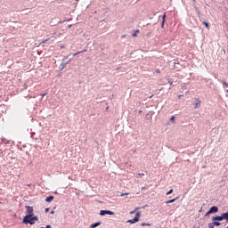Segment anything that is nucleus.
Masks as SVG:
<instances>
[{
    "label": "nucleus",
    "instance_id": "nucleus-23",
    "mask_svg": "<svg viewBox=\"0 0 228 228\" xmlns=\"http://www.w3.org/2000/svg\"><path fill=\"white\" fill-rule=\"evenodd\" d=\"M136 33H139V30H136V32L134 33V34L132 35V37H136Z\"/></svg>",
    "mask_w": 228,
    "mask_h": 228
},
{
    "label": "nucleus",
    "instance_id": "nucleus-18",
    "mask_svg": "<svg viewBox=\"0 0 228 228\" xmlns=\"http://www.w3.org/2000/svg\"><path fill=\"white\" fill-rule=\"evenodd\" d=\"M166 16H167L166 14L163 15L162 28H163V26H165V17H166Z\"/></svg>",
    "mask_w": 228,
    "mask_h": 228
},
{
    "label": "nucleus",
    "instance_id": "nucleus-26",
    "mask_svg": "<svg viewBox=\"0 0 228 228\" xmlns=\"http://www.w3.org/2000/svg\"><path fill=\"white\" fill-rule=\"evenodd\" d=\"M155 72H157V74H159V72H161L159 69H156Z\"/></svg>",
    "mask_w": 228,
    "mask_h": 228
},
{
    "label": "nucleus",
    "instance_id": "nucleus-22",
    "mask_svg": "<svg viewBox=\"0 0 228 228\" xmlns=\"http://www.w3.org/2000/svg\"><path fill=\"white\" fill-rule=\"evenodd\" d=\"M224 86H228V84L225 81H223Z\"/></svg>",
    "mask_w": 228,
    "mask_h": 228
},
{
    "label": "nucleus",
    "instance_id": "nucleus-12",
    "mask_svg": "<svg viewBox=\"0 0 228 228\" xmlns=\"http://www.w3.org/2000/svg\"><path fill=\"white\" fill-rule=\"evenodd\" d=\"M214 222V225H216V227H220L221 224L218 221H213Z\"/></svg>",
    "mask_w": 228,
    "mask_h": 228
},
{
    "label": "nucleus",
    "instance_id": "nucleus-11",
    "mask_svg": "<svg viewBox=\"0 0 228 228\" xmlns=\"http://www.w3.org/2000/svg\"><path fill=\"white\" fill-rule=\"evenodd\" d=\"M224 220H226L228 222V212L223 213Z\"/></svg>",
    "mask_w": 228,
    "mask_h": 228
},
{
    "label": "nucleus",
    "instance_id": "nucleus-14",
    "mask_svg": "<svg viewBox=\"0 0 228 228\" xmlns=\"http://www.w3.org/2000/svg\"><path fill=\"white\" fill-rule=\"evenodd\" d=\"M208 228H215V223L214 221L212 223L208 224Z\"/></svg>",
    "mask_w": 228,
    "mask_h": 228
},
{
    "label": "nucleus",
    "instance_id": "nucleus-3",
    "mask_svg": "<svg viewBox=\"0 0 228 228\" xmlns=\"http://www.w3.org/2000/svg\"><path fill=\"white\" fill-rule=\"evenodd\" d=\"M222 220H224V213H222L221 216L212 217L213 222H222Z\"/></svg>",
    "mask_w": 228,
    "mask_h": 228
},
{
    "label": "nucleus",
    "instance_id": "nucleus-30",
    "mask_svg": "<svg viewBox=\"0 0 228 228\" xmlns=\"http://www.w3.org/2000/svg\"><path fill=\"white\" fill-rule=\"evenodd\" d=\"M122 38H126V35L122 36Z\"/></svg>",
    "mask_w": 228,
    "mask_h": 228
},
{
    "label": "nucleus",
    "instance_id": "nucleus-10",
    "mask_svg": "<svg viewBox=\"0 0 228 228\" xmlns=\"http://www.w3.org/2000/svg\"><path fill=\"white\" fill-rule=\"evenodd\" d=\"M177 199H179V197H176L173 200H169L166 201V204H172V203H174L175 200H177Z\"/></svg>",
    "mask_w": 228,
    "mask_h": 228
},
{
    "label": "nucleus",
    "instance_id": "nucleus-4",
    "mask_svg": "<svg viewBox=\"0 0 228 228\" xmlns=\"http://www.w3.org/2000/svg\"><path fill=\"white\" fill-rule=\"evenodd\" d=\"M27 216H33V207L27 206Z\"/></svg>",
    "mask_w": 228,
    "mask_h": 228
},
{
    "label": "nucleus",
    "instance_id": "nucleus-21",
    "mask_svg": "<svg viewBox=\"0 0 228 228\" xmlns=\"http://www.w3.org/2000/svg\"><path fill=\"white\" fill-rule=\"evenodd\" d=\"M126 195H129V193H121V194H120V197H124V196H126Z\"/></svg>",
    "mask_w": 228,
    "mask_h": 228
},
{
    "label": "nucleus",
    "instance_id": "nucleus-34",
    "mask_svg": "<svg viewBox=\"0 0 228 228\" xmlns=\"http://www.w3.org/2000/svg\"><path fill=\"white\" fill-rule=\"evenodd\" d=\"M54 212L53 211H52V214H53Z\"/></svg>",
    "mask_w": 228,
    "mask_h": 228
},
{
    "label": "nucleus",
    "instance_id": "nucleus-20",
    "mask_svg": "<svg viewBox=\"0 0 228 228\" xmlns=\"http://www.w3.org/2000/svg\"><path fill=\"white\" fill-rule=\"evenodd\" d=\"M173 192H174V189H171L169 191L167 192V195H170Z\"/></svg>",
    "mask_w": 228,
    "mask_h": 228
},
{
    "label": "nucleus",
    "instance_id": "nucleus-29",
    "mask_svg": "<svg viewBox=\"0 0 228 228\" xmlns=\"http://www.w3.org/2000/svg\"><path fill=\"white\" fill-rule=\"evenodd\" d=\"M45 213H47V212L49 211V208H45Z\"/></svg>",
    "mask_w": 228,
    "mask_h": 228
},
{
    "label": "nucleus",
    "instance_id": "nucleus-13",
    "mask_svg": "<svg viewBox=\"0 0 228 228\" xmlns=\"http://www.w3.org/2000/svg\"><path fill=\"white\" fill-rule=\"evenodd\" d=\"M200 106V100L197 99V103H195V108H199Z\"/></svg>",
    "mask_w": 228,
    "mask_h": 228
},
{
    "label": "nucleus",
    "instance_id": "nucleus-33",
    "mask_svg": "<svg viewBox=\"0 0 228 228\" xmlns=\"http://www.w3.org/2000/svg\"><path fill=\"white\" fill-rule=\"evenodd\" d=\"M44 95H45V94H42V97H44Z\"/></svg>",
    "mask_w": 228,
    "mask_h": 228
},
{
    "label": "nucleus",
    "instance_id": "nucleus-8",
    "mask_svg": "<svg viewBox=\"0 0 228 228\" xmlns=\"http://www.w3.org/2000/svg\"><path fill=\"white\" fill-rule=\"evenodd\" d=\"M54 200V196H49L45 199V202H53Z\"/></svg>",
    "mask_w": 228,
    "mask_h": 228
},
{
    "label": "nucleus",
    "instance_id": "nucleus-17",
    "mask_svg": "<svg viewBox=\"0 0 228 228\" xmlns=\"http://www.w3.org/2000/svg\"><path fill=\"white\" fill-rule=\"evenodd\" d=\"M150 225H151V224H147V223H142V227L150 226Z\"/></svg>",
    "mask_w": 228,
    "mask_h": 228
},
{
    "label": "nucleus",
    "instance_id": "nucleus-35",
    "mask_svg": "<svg viewBox=\"0 0 228 228\" xmlns=\"http://www.w3.org/2000/svg\"><path fill=\"white\" fill-rule=\"evenodd\" d=\"M76 1H79V0H76Z\"/></svg>",
    "mask_w": 228,
    "mask_h": 228
},
{
    "label": "nucleus",
    "instance_id": "nucleus-27",
    "mask_svg": "<svg viewBox=\"0 0 228 228\" xmlns=\"http://www.w3.org/2000/svg\"><path fill=\"white\" fill-rule=\"evenodd\" d=\"M208 215H211V213L207 212L206 215H205V216H208Z\"/></svg>",
    "mask_w": 228,
    "mask_h": 228
},
{
    "label": "nucleus",
    "instance_id": "nucleus-31",
    "mask_svg": "<svg viewBox=\"0 0 228 228\" xmlns=\"http://www.w3.org/2000/svg\"><path fill=\"white\" fill-rule=\"evenodd\" d=\"M178 97H179V99H181V97H183V95H179Z\"/></svg>",
    "mask_w": 228,
    "mask_h": 228
},
{
    "label": "nucleus",
    "instance_id": "nucleus-25",
    "mask_svg": "<svg viewBox=\"0 0 228 228\" xmlns=\"http://www.w3.org/2000/svg\"><path fill=\"white\" fill-rule=\"evenodd\" d=\"M170 120H171V121L175 120V117L173 116V117L170 118Z\"/></svg>",
    "mask_w": 228,
    "mask_h": 228
},
{
    "label": "nucleus",
    "instance_id": "nucleus-5",
    "mask_svg": "<svg viewBox=\"0 0 228 228\" xmlns=\"http://www.w3.org/2000/svg\"><path fill=\"white\" fill-rule=\"evenodd\" d=\"M100 215L101 216H104V215H115V213L111 210H101Z\"/></svg>",
    "mask_w": 228,
    "mask_h": 228
},
{
    "label": "nucleus",
    "instance_id": "nucleus-15",
    "mask_svg": "<svg viewBox=\"0 0 228 228\" xmlns=\"http://www.w3.org/2000/svg\"><path fill=\"white\" fill-rule=\"evenodd\" d=\"M81 53H86V50H83L82 52H78L77 53H74L73 56H77V54H81Z\"/></svg>",
    "mask_w": 228,
    "mask_h": 228
},
{
    "label": "nucleus",
    "instance_id": "nucleus-36",
    "mask_svg": "<svg viewBox=\"0 0 228 228\" xmlns=\"http://www.w3.org/2000/svg\"><path fill=\"white\" fill-rule=\"evenodd\" d=\"M226 92H228V90H226Z\"/></svg>",
    "mask_w": 228,
    "mask_h": 228
},
{
    "label": "nucleus",
    "instance_id": "nucleus-6",
    "mask_svg": "<svg viewBox=\"0 0 228 228\" xmlns=\"http://www.w3.org/2000/svg\"><path fill=\"white\" fill-rule=\"evenodd\" d=\"M208 213H218V207H216V206H214V207H212L210 209H209V211H208Z\"/></svg>",
    "mask_w": 228,
    "mask_h": 228
},
{
    "label": "nucleus",
    "instance_id": "nucleus-28",
    "mask_svg": "<svg viewBox=\"0 0 228 228\" xmlns=\"http://www.w3.org/2000/svg\"><path fill=\"white\" fill-rule=\"evenodd\" d=\"M61 49H65V45H61Z\"/></svg>",
    "mask_w": 228,
    "mask_h": 228
},
{
    "label": "nucleus",
    "instance_id": "nucleus-16",
    "mask_svg": "<svg viewBox=\"0 0 228 228\" xmlns=\"http://www.w3.org/2000/svg\"><path fill=\"white\" fill-rule=\"evenodd\" d=\"M204 26H206L207 29H209V24L206 21L203 22Z\"/></svg>",
    "mask_w": 228,
    "mask_h": 228
},
{
    "label": "nucleus",
    "instance_id": "nucleus-9",
    "mask_svg": "<svg viewBox=\"0 0 228 228\" xmlns=\"http://www.w3.org/2000/svg\"><path fill=\"white\" fill-rule=\"evenodd\" d=\"M99 225H101V222H97V223H94V224H91L89 228L99 227Z\"/></svg>",
    "mask_w": 228,
    "mask_h": 228
},
{
    "label": "nucleus",
    "instance_id": "nucleus-2",
    "mask_svg": "<svg viewBox=\"0 0 228 228\" xmlns=\"http://www.w3.org/2000/svg\"><path fill=\"white\" fill-rule=\"evenodd\" d=\"M140 212H137L133 219L127 221V224H136V222H139L140 220Z\"/></svg>",
    "mask_w": 228,
    "mask_h": 228
},
{
    "label": "nucleus",
    "instance_id": "nucleus-32",
    "mask_svg": "<svg viewBox=\"0 0 228 228\" xmlns=\"http://www.w3.org/2000/svg\"><path fill=\"white\" fill-rule=\"evenodd\" d=\"M169 85H172V82H169Z\"/></svg>",
    "mask_w": 228,
    "mask_h": 228
},
{
    "label": "nucleus",
    "instance_id": "nucleus-1",
    "mask_svg": "<svg viewBox=\"0 0 228 228\" xmlns=\"http://www.w3.org/2000/svg\"><path fill=\"white\" fill-rule=\"evenodd\" d=\"M37 221H38V216H25L23 218V224H30V225L35 224Z\"/></svg>",
    "mask_w": 228,
    "mask_h": 228
},
{
    "label": "nucleus",
    "instance_id": "nucleus-37",
    "mask_svg": "<svg viewBox=\"0 0 228 228\" xmlns=\"http://www.w3.org/2000/svg\"><path fill=\"white\" fill-rule=\"evenodd\" d=\"M226 228H228V226Z\"/></svg>",
    "mask_w": 228,
    "mask_h": 228
},
{
    "label": "nucleus",
    "instance_id": "nucleus-7",
    "mask_svg": "<svg viewBox=\"0 0 228 228\" xmlns=\"http://www.w3.org/2000/svg\"><path fill=\"white\" fill-rule=\"evenodd\" d=\"M69 64V61H62L61 66H60V70H63V69H65V67H67V65Z\"/></svg>",
    "mask_w": 228,
    "mask_h": 228
},
{
    "label": "nucleus",
    "instance_id": "nucleus-24",
    "mask_svg": "<svg viewBox=\"0 0 228 228\" xmlns=\"http://www.w3.org/2000/svg\"><path fill=\"white\" fill-rule=\"evenodd\" d=\"M65 60H69V56H66L64 59H62V61H65Z\"/></svg>",
    "mask_w": 228,
    "mask_h": 228
},
{
    "label": "nucleus",
    "instance_id": "nucleus-19",
    "mask_svg": "<svg viewBox=\"0 0 228 228\" xmlns=\"http://www.w3.org/2000/svg\"><path fill=\"white\" fill-rule=\"evenodd\" d=\"M143 175H145V174L142 173V174H137V177H143Z\"/></svg>",
    "mask_w": 228,
    "mask_h": 228
}]
</instances>
